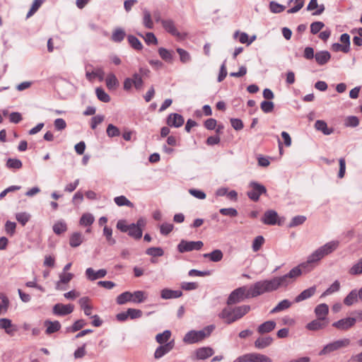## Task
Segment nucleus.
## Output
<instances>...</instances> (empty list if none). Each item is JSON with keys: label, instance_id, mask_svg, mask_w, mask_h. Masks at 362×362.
<instances>
[{"label": "nucleus", "instance_id": "nucleus-1", "mask_svg": "<svg viewBox=\"0 0 362 362\" xmlns=\"http://www.w3.org/2000/svg\"><path fill=\"white\" fill-rule=\"evenodd\" d=\"M266 292L268 291L264 281H259L250 288L244 286L235 289L229 295L227 304L228 305L236 304L243 301L245 299L255 298Z\"/></svg>", "mask_w": 362, "mask_h": 362}, {"label": "nucleus", "instance_id": "nucleus-2", "mask_svg": "<svg viewBox=\"0 0 362 362\" xmlns=\"http://www.w3.org/2000/svg\"><path fill=\"white\" fill-rule=\"evenodd\" d=\"M302 272L299 267L293 268L288 274L274 277L269 280H263L268 292L277 290L280 287H286L292 284L294 279L300 276Z\"/></svg>", "mask_w": 362, "mask_h": 362}, {"label": "nucleus", "instance_id": "nucleus-3", "mask_svg": "<svg viewBox=\"0 0 362 362\" xmlns=\"http://www.w3.org/2000/svg\"><path fill=\"white\" fill-rule=\"evenodd\" d=\"M249 305H243L231 308L226 307L219 313L218 317L225 320L226 323L230 325L245 316L250 310Z\"/></svg>", "mask_w": 362, "mask_h": 362}, {"label": "nucleus", "instance_id": "nucleus-4", "mask_svg": "<svg viewBox=\"0 0 362 362\" xmlns=\"http://www.w3.org/2000/svg\"><path fill=\"white\" fill-rule=\"evenodd\" d=\"M214 329L213 325L208 326L202 330H192L188 332L183 338V341L188 344H194L203 340L209 336L212 330Z\"/></svg>", "mask_w": 362, "mask_h": 362}, {"label": "nucleus", "instance_id": "nucleus-5", "mask_svg": "<svg viewBox=\"0 0 362 362\" xmlns=\"http://www.w3.org/2000/svg\"><path fill=\"white\" fill-rule=\"evenodd\" d=\"M145 299V293L142 291H136L134 293L125 291L117 297L116 302L118 305H124L127 302L141 303L144 302Z\"/></svg>", "mask_w": 362, "mask_h": 362}, {"label": "nucleus", "instance_id": "nucleus-6", "mask_svg": "<svg viewBox=\"0 0 362 362\" xmlns=\"http://www.w3.org/2000/svg\"><path fill=\"white\" fill-rule=\"evenodd\" d=\"M350 344L349 339H341L334 341L325 345L323 349L320 351V356L327 355L331 352L337 351L340 349L347 347Z\"/></svg>", "mask_w": 362, "mask_h": 362}, {"label": "nucleus", "instance_id": "nucleus-7", "mask_svg": "<svg viewBox=\"0 0 362 362\" xmlns=\"http://www.w3.org/2000/svg\"><path fill=\"white\" fill-rule=\"evenodd\" d=\"M86 69V78L90 81L94 82L95 81H103L105 78V72L100 66H93L91 64H87Z\"/></svg>", "mask_w": 362, "mask_h": 362}, {"label": "nucleus", "instance_id": "nucleus-8", "mask_svg": "<svg viewBox=\"0 0 362 362\" xmlns=\"http://www.w3.org/2000/svg\"><path fill=\"white\" fill-rule=\"evenodd\" d=\"M250 187L251 189L247 192V194L248 197L254 202H257L260 195L267 193L266 187L257 182H251Z\"/></svg>", "mask_w": 362, "mask_h": 362}, {"label": "nucleus", "instance_id": "nucleus-9", "mask_svg": "<svg viewBox=\"0 0 362 362\" xmlns=\"http://www.w3.org/2000/svg\"><path fill=\"white\" fill-rule=\"evenodd\" d=\"M202 241H187L182 240L177 245V250L180 252L183 253L192 250H199L203 247Z\"/></svg>", "mask_w": 362, "mask_h": 362}, {"label": "nucleus", "instance_id": "nucleus-10", "mask_svg": "<svg viewBox=\"0 0 362 362\" xmlns=\"http://www.w3.org/2000/svg\"><path fill=\"white\" fill-rule=\"evenodd\" d=\"M356 318L355 317H346L334 322L332 326L337 329L346 331L353 327L356 324Z\"/></svg>", "mask_w": 362, "mask_h": 362}, {"label": "nucleus", "instance_id": "nucleus-11", "mask_svg": "<svg viewBox=\"0 0 362 362\" xmlns=\"http://www.w3.org/2000/svg\"><path fill=\"white\" fill-rule=\"evenodd\" d=\"M160 23L166 32L180 39L184 38V35L177 30L175 23L172 19L161 20Z\"/></svg>", "mask_w": 362, "mask_h": 362}, {"label": "nucleus", "instance_id": "nucleus-12", "mask_svg": "<svg viewBox=\"0 0 362 362\" xmlns=\"http://www.w3.org/2000/svg\"><path fill=\"white\" fill-rule=\"evenodd\" d=\"M175 346L174 340H171L165 344L160 345L157 347L154 352V358L156 359H159L162 358L163 356L168 354L171 350L173 349Z\"/></svg>", "mask_w": 362, "mask_h": 362}, {"label": "nucleus", "instance_id": "nucleus-13", "mask_svg": "<svg viewBox=\"0 0 362 362\" xmlns=\"http://www.w3.org/2000/svg\"><path fill=\"white\" fill-rule=\"evenodd\" d=\"M339 241L332 240L320 247L317 248V250L319 251L321 257L323 258L325 256H327L336 250L339 247Z\"/></svg>", "mask_w": 362, "mask_h": 362}, {"label": "nucleus", "instance_id": "nucleus-14", "mask_svg": "<svg viewBox=\"0 0 362 362\" xmlns=\"http://www.w3.org/2000/svg\"><path fill=\"white\" fill-rule=\"evenodd\" d=\"M339 241L332 240L320 247L317 248V250L319 251L321 257L323 258L325 256H327L336 250L339 247Z\"/></svg>", "mask_w": 362, "mask_h": 362}, {"label": "nucleus", "instance_id": "nucleus-15", "mask_svg": "<svg viewBox=\"0 0 362 362\" xmlns=\"http://www.w3.org/2000/svg\"><path fill=\"white\" fill-rule=\"evenodd\" d=\"M107 272L105 269H100L95 271L91 267L87 268L85 272L87 279L90 281L104 278L107 275Z\"/></svg>", "mask_w": 362, "mask_h": 362}, {"label": "nucleus", "instance_id": "nucleus-16", "mask_svg": "<svg viewBox=\"0 0 362 362\" xmlns=\"http://www.w3.org/2000/svg\"><path fill=\"white\" fill-rule=\"evenodd\" d=\"M74 307L71 304L57 303L54 305L52 311L56 315L64 316L71 313L74 311Z\"/></svg>", "mask_w": 362, "mask_h": 362}, {"label": "nucleus", "instance_id": "nucleus-17", "mask_svg": "<svg viewBox=\"0 0 362 362\" xmlns=\"http://www.w3.org/2000/svg\"><path fill=\"white\" fill-rule=\"evenodd\" d=\"M263 96L267 100H264L261 103V109L263 112L268 113L274 110V103L269 100L273 99L274 95L273 92H263Z\"/></svg>", "mask_w": 362, "mask_h": 362}, {"label": "nucleus", "instance_id": "nucleus-18", "mask_svg": "<svg viewBox=\"0 0 362 362\" xmlns=\"http://www.w3.org/2000/svg\"><path fill=\"white\" fill-rule=\"evenodd\" d=\"M149 73V70L146 68H140L139 73H135L133 76L132 79L134 80V87L136 89H141L142 88L143 84V80L142 78L144 76H147V74Z\"/></svg>", "mask_w": 362, "mask_h": 362}, {"label": "nucleus", "instance_id": "nucleus-19", "mask_svg": "<svg viewBox=\"0 0 362 362\" xmlns=\"http://www.w3.org/2000/svg\"><path fill=\"white\" fill-rule=\"evenodd\" d=\"M278 214L274 210L265 211L262 218V221L266 225L273 226L277 223Z\"/></svg>", "mask_w": 362, "mask_h": 362}, {"label": "nucleus", "instance_id": "nucleus-20", "mask_svg": "<svg viewBox=\"0 0 362 362\" xmlns=\"http://www.w3.org/2000/svg\"><path fill=\"white\" fill-rule=\"evenodd\" d=\"M184 118L181 115L177 113H172L169 115L167 119V124L170 127H180L184 124Z\"/></svg>", "mask_w": 362, "mask_h": 362}, {"label": "nucleus", "instance_id": "nucleus-21", "mask_svg": "<svg viewBox=\"0 0 362 362\" xmlns=\"http://www.w3.org/2000/svg\"><path fill=\"white\" fill-rule=\"evenodd\" d=\"M0 329H4L6 333L11 336H13L17 330L16 327L12 325L11 320L8 318L0 319Z\"/></svg>", "mask_w": 362, "mask_h": 362}, {"label": "nucleus", "instance_id": "nucleus-22", "mask_svg": "<svg viewBox=\"0 0 362 362\" xmlns=\"http://www.w3.org/2000/svg\"><path fill=\"white\" fill-rule=\"evenodd\" d=\"M330 58L331 54L328 51H320L316 52L315 55L316 62L320 66L326 64Z\"/></svg>", "mask_w": 362, "mask_h": 362}, {"label": "nucleus", "instance_id": "nucleus-23", "mask_svg": "<svg viewBox=\"0 0 362 362\" xmlns=\"http://www.w3.org/2000/svg\"><path fill=\"white\" fill-rule=\"evenodd\" d=\"M74 277L72 273L62 272L59 274V280L56 283L57 290H64L62 286V284H68Z\"/></svg>", "mask_w": 362, "mask_h": 362}, {"label": "nucleus", "instance_id": "nucleus-24", "mask_svg": "<svg viewBox=\"0 0 362 362\" xmlns=\"http://www.w3.org/2000/svg\"><path fill=\"white\" fill-rule=\"evenodd\" d=\"M214 354V350L210 347H202L195 351L196 358L204 360Z\"/></svg>", "mask_w": 362, "mask_h": 362}, {"label": "nucleus", "instance_id": "nucleus-25", "mask_svg": "<svg viewBox=\"0 0 362 362\" xmlns=\"http://www.w3.org/2000/svg\"><path fill=\"white\" fill-rule=\"evenodd\" d=\"M315 291H316L315 286H311V287L304 290L298 296H297L296 297L295 302L299 303L300 301H303L304 300H306V299L310 298L315 293Z\"/></svg>", "mask_w": 362, "mask_h": 362}, {"label": "nucleus", "instance_id": "nucleus-26", "mask_svg": "<svg viewBox=\"0 0 362 362\" xmlns=\"http://www.w3.org/2000/svg\"><path fill=\"white\" fill-rule=\"evenodd\" d=\"M182 292L180 290H170L168 288H164L160 292V296L163 299H171L177 298L181 297Z\"/></svg>", "mask_w": 362, "mask_h": 362}, {"label": "nucleus", "instance_id": "nucleus-27", "mask_svg": "<svg viewBox=\"0 0 362 362\" xmlns=\"http://www.w3.org/2000/svg\"><path fill=\"white\" fill-rule=\"evenodd\" d=\"M45 326L46 327L45 333L47 334H51L59 331L61 328V324L59 321H45Z\"/></svg>", "mask_w": 362, "mask_h": 362}, {"label": "nucleus", "instance_id": "nucleus-28", "mask_svg": "<svg viewBox=\"0 0 362 362\" xmlns=\"http://www.w3.org/2000/svg\"><path fill=\"white\" fill-rule=\"evenodd\" d=\"M315 128L325 135H330L334 132V129L329 128L324 120H317L315 123Z\"/></svg>", "mask_w": 362, "mask_h": 362}, {"label": "nucleus", "instance_id": "nucleus-29", "mask_svg": "<svg viewBox=\"0 0 362 362\" xmlns=\"http://www.w3.org/2000/svg\"><path fill=\"white\" fill-rule=\"evenodd\" d=\"M276 327V322L273 320L266 321L261 324L258 328L257 332L259 334H265L272 332Z\"/></svg>", "mask_w": 362, "mask_h": 362}, {"label": "nucleus", "instance_id": "nucleus-30", "mask_svg": "<svg viewBox=\"0 0 362 362\" xmlns=\"http://www.w3.org/2000/svg\"><path fill=\"white\" fill-rule=\"evenodd\" d=\"M329 312V307L325 303H321L315 308V313L317 318L325 320Z\"/></svg>", "mask_w": 362, "mask_h": 362}, {"label": "nucleus", "instance_id": "nucleus-31", "mask_svg": "<svg viewBox=\"0 0 362 362\" xmlns=\"http://www.w3.org/2000/svg\"><path fill=\"white\" fill-rule=\"evenodd\" d=\"M84 238L81 233L80 232H75L71 234L69 238V245L72 247H78L83 242Z\"/></svg>", "mask_w": 362, "mask_h": 362}, {"label": "nucleus", "instance_id": "nucleus-32", "mask_svg": "<svg viewBox=\"0 0 362 362\" xmlns=\"http://www.w3.org/2000/svg\"><path fill=\"white\" fill-rule=\"evenodd\" d=\"M327 324V322H324V320L317 318L309 322L306 325V328L309 330H318L325 327Z\"/></svg>", "mask_w": 362, "mask_h": 362}, {"label": "nucleus", "instance_id": "nucleus-33", "mask_svg": "<svg viewBox=\"0 0 362 362\" xmlns=\"http://www.w3.org/2000/svg\"><path fill=\"white\" fill-rule=\"evenodd\" d=\"M273 342V339L271 337H259L255 341V346L259 349H264Z\"/></svg>", "mask_w": 362, "mask_h": 362}, {"label": "nucleus", "instance_id": "nucleus-34", "mask_svg": "<svg viewBox=\"0 0 362 362\" xmlns=\"http://www.w3.org/2000/svg\"><path fill=\"white\" fill-rule=\"evenodd\" d=\"M204 258H209L211 262H220L223 257V254L221 250H214L210 253H205L203 255Z\"/></svg>", "mask_w": 362, "mask_h": 362}, {"label": "nucleus", "instance_id": "nucleus-35", "mask_svg": "<svg viewBox=\"0 0 362 362\" xmlns=\"http://www.w3.org/2000/svg\"><path fill=\"white\" fill-rule=\"evenodd\" d=\"M89 300L88 297H83L78 300L81 308L83 310L85 315L87 316H90L92 310V306L89 305Z\"/></svg>", "mask_w": 362, "mask_h": 362}, {"label": "nucleus", "instance_id": "nucleus-36", "mask_svg": "<svg viewBox=\"0 0 362 362\" xmlns=\"http://www.w3.org/2000/svg\"><path fill=\"white\" fill-rule=\"evenodd\" d=\"M358 301L356 295V289L350 291L344 299V303L347 306H351Z\"/></svg>", "mask_w": 362, "mask_h": 362}, {"label": "nucleus", "instance_id": "nucleus-37", "mask_svg": "<svg viewBox=\"0 0 362 362\" xmlns=\"http://www.w3.org/2000/svg\"><path fill=\"white\" fill-rule=\"evenodd\" d=\"M106 86L111 90L119 86V81L114 74H109L105 78Z\"/></svg>", "mask_w": 362, "mask_h": 362}, {"label": "nucleus", "instance_id": "nucleus-38", "mask_svg": "<svg viewBox=\"0 0 362 362\" xmlns=\"http://www.w3.org/2000/svg\"><path fill=\"white\" fill-rule=\"evenodd\" d=\"M127 233L130 237L135 240H139L142 237L143 234L142 230L134 226V223L129 224V228Z\"/></svg>", "mask_w": 362, "mask_h": 362}, {"label": "nucleus", "instance_id": "nucleus-39", "mask_svg": "<svg viewBox=\"0 0 362 362\" xmlns=\"http://www.w3.org/2000/svg\"><path fill=\"white\" fill-rule=\"evenodd\" d=\"M171 337V332L170 330H165L162 333H159L156 336V341L160 345L165 344L168 342Z\"/></svg>", "mask_w": 362, "mask_h": 362}, {"label": "nucleus", "instance_id": "nucleus-40", "mask_svg": "<svg viewBox=\"0 0 362 362\" xmlns=\"http://www.w3.org/2000/svg\"><path fill=\"white\" fill-rule=\"evenodd\" d=\"M292 303L288 300H283L279 302L276 306H275L271 311L270 313H276L289 308Z\"/></svg>", "mask_w": 362, "mask_h": 362}, {"label": "nucleus", "instance_id": "nucleus-41", "mask_svg": "<svg viewBox=\"0 0 362 362\" xmlns=\"http://www.w3.org/2000/svg\"><path fill=\"white\" fill-rule=\"evenodd\" d=\"M103 235L110 245H114L116 240L112 237V229L107 226L103 228Z\"/></svg>", "mask_w": 362, "mask_h": 362}, {"label": "nucleus", "instance_id": "nucleus-42", "mask_svg": "<svg viewBox=\"0 0 362 362\" xmlns=\"http://www.w3.org/2000/svg\"><path fill=\"white\" fill-rule=\"evenodd\" d=\"M158 54L160 57L167 62H171L173 59V52L168 50L165 48L160 47L158 49Z\"/></svg>", "mask_w": 362, "mask_h": 362}, {"label": "nucleus", "instance_id": "nucleus-43", "mask_svg": "<svg viewBox=\"0 0 362 362\" xmlns=\"http://www.w3.org/2000/svg\"><path fill=\"white\" fill-rule=\"evenodd\" d=\"M67 230V226L64 221H59L53 226V231L57 235H60Z\"/></svg>", "mask_w": 362, "mask_h": 362}, {"label": "nucleus", "instance_id": "nucleus-44", "mask_svg": "<svg viewBox=\"0 0 362 362\" xmlns=\"http://www.w3.org/2000/svg\"><path fill=\"white\" fill-rule=\"evenodd\" d=\"M94 217L91 214H84L80 218V224L84 226H90L94 222Z\"/></svg>", "mask_w": 362, "mask_h": 362}, {"label": "nucleus", "instance_id": "nucleus-45", "mask_svg": "<svg viewBox=\"0 0 362 362\" xmlns=\"http://www.w3.org/2000/svg\"><path fill=\"white\" fill-rule=\"evenodd\" d=\"M125 32L122 28H117L112 33L111 39L115 42H122L125 37Z\"/></svg>", "mask_w": 362, "mask_h": 362}, {"label": "nucleus", "instance_id": "nucleus-46", "mask_svg": "<svg viewBox=\"0 0 362 362\" xmlns=\"http://www.w3.org/2000/svg\"><path fill=\"white\" fill-rule=\"evenodd\" d=\"M349 274L351 275H359L362 274V257L350 268Z\"/></svg>", "mask_w": 362, "mask_h": 362}, {"label": "nucleus", "instance_id": "nucleus-47", "mask_svg": "<svg viewBox=\"0 0 362 362\" xmlns=\"http://www.w3.org/2000/svg\"><path fill=\"white\" fill-rule=\"evenodd\" d=\"M146 253L148 255L152 257H161L163 255V250L160 247H149L146 250Z\"/></svg>", "mask_w": 362, "mask_h": 362}, {"label": "nucleus", "instance_id": "nucleus-48", "mask_svg": "<svg viewBox=\"0 0 362 362\" xmlns=\"http://www.w3.org/2000/svg\"><path fill=\"white\" fill-rule=\"evenodd\" d=\"M0 299L1 300V303H0V315L4 314L7 312L8 306H9V300L8 298L4 294L0 295Z\"/></svg>", "mask_w": 362, "mask_h": 362}, {"label": "nucleus", "instance_id": "nucleus-49", "mask_svg": "<svg viewBox=\"0 0 362 362\" xmlns=\"http://www.w3.org/2000/svg\"><path fill=\"white\" fill-rule=\"evenodd\" d=\"M114 201L115 204L119 206H127L129 207H133V204L124 196L116 197L114 199Z\"/></svg>", "mask_w": 362, "mask_h": 362}, {"label": "nucleus", "instance_id": "nucleus-50", "mask_svg": "<svg viewBox=\"0 0 362 362\" xmlns=\"http://www.w3.org/2000/svg\"><path fill=\"white\" fill-rule=\"evenodd\" d=\"M340 288V283L338 280L334 281V283L322 294L321 297H324L330 295L334 292H337Z\"/></svg>", "mask_w": 362, "mask_h": 362}, {"label": "nucleus", "instance_id": "nucleus-51", "mask_svg": "<svg viewBox=\"0 0 362 362\" xmlns=\"http://www.w3.org/2000/svg\"><path fill=\"white\" fill-rule=\"evenodd\" d=\"M176 51L180 55V59L182 63H187L191 61V56L188 52L182 48H177Z\"/></svg>", "mask_w": 362, "mask_h": 362}, {"label": "nucleus", "instance_id": "nucleus-52", "mask_svg": "<svg viewBox=\"0 0 362 362\" xmlns=\"http://www.w3.org/2000/svg\"><path fill=\"white\" fill-rule=\"evenodd\" d=\"M252 362H272V360L266 355L258 353H252Z\"/></svg>", "mask_w": 362, "mask_h": 362}, {"label": "nucleus", "instance_id": "nucleus-53", "mask_svg": "<svg viewBox=\"0 0 362 362\" xmlns=\"http://www.w3.org/2000/svg\"><path fill=\"white\" fill-rule=\"evenodd\" d=\"M144 25L146 28L151 29L153 26V21L151 20V16L148 11L146 9L144 10V19H143Z\"/></svg>", "mask_w": 362, "mask_h": 362}, {"label": "nucleus", "instance_id": "nucleus-54", "mask_svg": "<svg viewBox=\"0 0 362 362\" xmlns=\"http://www.w3.org/2000/svg\"><path fill=\"white\" fill-rule=\"evenodd\" d=\"M128 41L130 45L136 50H141L142 49V45L139 40L134 35L128 36Z\"/></svg>", "mask_w": 362, "mask_h": 362}, {"label": "nucleus", "instance_id": "nucleus-55", "mask_svg": "<svg viewBox=\"0 0 362 362\" xmlns=\"http://www.w3.org/2000/svg\"><path fill=\"white\" fill-rule=\"evenodd\" d=\"M306 220V217L304 216H294L291 222L289 223V225L288 226L290 228H293V227H296L298 226H300L301 224H303Z\"/></svg>", "mask_w": 362, "mask_h": 362}, {"label": "nucleus", "instance_id": "nucleus-56", "mask_svg": "<svg viewBox=\"0 0 362 362\" xmlns=\"http://www.w3.org/2000/svg\"><path fill=\"white\" fill-rule=\"evenodd\" d=\"M6 166L8 168L20 169L22 167V162L17 158H8Z\"/></svg>", "mask_w": 362, "mask_h": 362}, {"label": "nucleus", "instance_id": "nucleus-57", "mask_svg": "<svg viewBox=\"0 0 362 362\" xmlns=\"http://www.w3.org/2000/svg\"><path fill=\"white\" fill-rule=\"evenodd\" d=\"M358 124L359 120L356 116H349L344 120V125L346 127H356Z\"/></svg>", "mask_w": 362, "mask_h": 362}, {"label": "nucleus", "instance_id": "nucleus-58", "mask_svg": "<svg viewBox=\"0 0 362 362\" xmlns=\"http://www.w3.org/2000/svg\"><path fill=\"white\" fill-rule=\"evenodd\" d=\"M264 239L263 236H262V235L257 236L252 242V247L253 251L257 252L258 250H259V249L264 244Z\"/></svg>", "mask_w": 362, "mask_h": 362}, {"label": "nucleus", "instance_id": "nucleus-59", "mask_svg": "<svg viewBox=\"0 0 362 362\" xmlns=\"http://www.w3.org/2000/svg\"><path fill=\"white\" fill-rule=\"evenodd\" d=\"M285 6L276 3L275 1H271L269 4L270 11L274 13H279L284 11Z\"/></svg>", "mask_w": 362, "mask_h": 362}, {"label": "nucleus", "instance_id": "nucleus-60", "mask_svg": "<svg viewBox=\"0 0 362 362\" xmlns=\"http://www.w3.org/2000/svg\"><path fill=\"white\" fill-rule=\"evenodd\" d=\"M325 27L324 23L321 21H315L310 25V32L312 34L315 35L318 33Z\"/></svg>", "mask_w": 362, "mask_h": 362}, {"label": "nucleus", "instance_id": "nucleus-61", "mask_svg": "<svg viewBox=\"0 0 362 362\" xmlns=\"http://www.w3.org/2000/svg\"><path fill=\"white\" fill-rule=\"evenodd\" d=\"M106 132L110 137L118 136L120 134L119 129L112 124L107 126Z\"/></svg>", "mask_w": 362, "mask_h": 362}, {"label": "nucleus", "instance_id": "nucleus-62", "mask_svg": "<svg viewBox=\"0 0 362 362\" xmlns=\"http://www.w3.org/2000/svg\"><path fill=\"white\" fill-rule=\"evenodd\" d=\"M43 3V0H35L32 4V6L27 13V18H30L32 16L40 7L42 4Z\"/></svg>", "mask_w": 362, "mask_h": 362}, {"label": "nucleus", "instance_id": "nucleus-63", "mask_svg": "<svg viewBox=\"0 0 362 362\" xmlns=\"http://www.w3.org/2000/svg\"><path fill=\"white\" fill-rule=\"evenodd\" d=\"M127 314L129 315V317L132 320L140 318L142 316V311L139 309L135 308H128Z\"/></svg>", "mask_w": 362, "mask_h": 362}, {"label": "nucleus", "instance_id": "nucleus-64", "mask_svg": "<svg viewBox=\"0 0 362 362\" xmlns=\"http://www.w3.org/2000/svg\"><path fill=\"white\" fill-rule=\"evenodd\" d=\"M173 228L174 226L172 223H164L160 226V232L162 235H167L173 230Z\"/></svg>", "mask_w": 362, "mask_h": 362}]
</instances>
